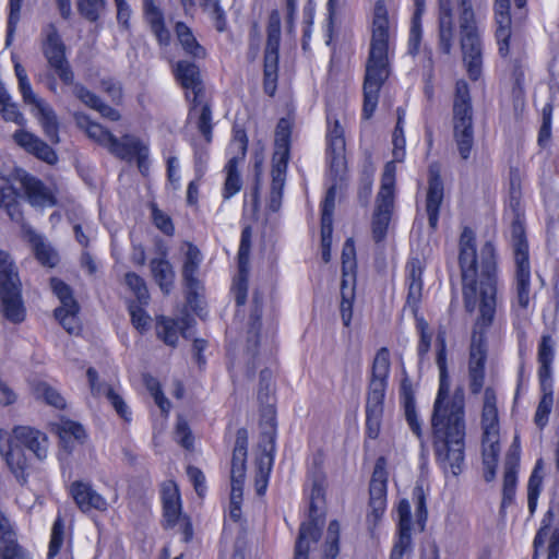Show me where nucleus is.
I'll return each instance as SVG.
<instances>
[{
	"mask_svg": "<svg viewBox=\"0 0 559 559\" xmlns=\"http://www.w3.org/2000/svg\"><path fill=\"white\" fill-rule=\"evenodd\" d=\"M175 32L179 44L185 52L193 58H204L205 49L199 44L192 29L185 22L175 24Z\"/></svg>",
	"mask_w": 559,
	"mask_h": 559,
	"instance_id": "ea45409f",
	"label": "nucleus"
},
{
	"mask_svg": "<svg viewBox=\"0 0 559 559\" xmlns=\"http://www.w3.org/2000/svg\"><path fill=\"white\" fill-rule=\"evenodd\" d=\"M176 441L187 450L193 448V437L189 428L188 423L181 416H178L177 425L175 429Z\"/></svg>",
	"mask_w": 559,
	"mask_h": 559,
	"instance_id": "0e129e2a",
	"label": "nucleus"
},
{
	"mask_svg": "<svg viewBox=\"0 0 559 559\" xmlns=\"http://www.w3.org/2000/svg\"><path fill=\"white\" fill-rule=\"evenodd\" d=\"M183 246L186 250L182 257L181 277L186 290V299L191 305L199 298V290L201 288L199 272L203 262V253L200 248L191 241H185Z\"/></svg>",
	"mask_w": 559,
	"mask_h": 559,
	"instance_id": "4be33fe9",
	"label": "nucleus"
},
{
	"mask_svg": "<svg viewBox=\"0 0 559 559\" xmlns=\"http://www.w3.org/2000/svg\"><path fill=\"white\" fill-rule=\"evenodd\" d=\"M163 509L165 518V527H173L182 519L180 497L174 483H169L163 488Z\"/></svg>",
	"mask_w": 559,
	"mask_h": 559,
	"instance_id": "f704fd0d",
	"label": "nucleus"
},
{
	"mask_svg": "<svg viewBox=\"0 0 559 559\" xmlns=\"http://www.w3.org/2000/svg\"><path fill=\"white\" fill-rule=\"evenodd\" d=\"M317 501L310 498L309 521L301 523L295 543L294 559H309L310 546L317 544L322 530L317 520Z\"/></svg>",
	"mask_w": 559,
	"mask_h": 559,
	"instance_id": "a878e982",
	"label": "nucleus"
},
{
	"mask_svg": "<svg viewBox=\"0 0 559 559\" xmlns=\"http://www.w3.org/2000/svg\"><path fill=\"white\" fill-rule=\"evenodd\" d=\"M63 537H64V522L63 520L58 516L52 525L51 530V538L49 543L48 559H53L60 551V548L63 544Z\"/></svg>",
	"mask_w": 559,
	"mask_h": 559,
	"instance_id": "bf43d9fd",
	"label": "nucleus"
},
{
	"mask_svg": "<svg viewBox=\"0 0 559 559\" xmlns=\"http://www.w3.org/2000/svg\"><path fill=\"white\" fill-rule=\"evenodd\" d=\"M175 147L171 146L169 150H163L162 155L166 165V179L167 182L173 187L174 190L180 188V173H179V160L175 154Z\"/></svg>",
	"mask_w": 559,
	"mask_h": 559,
	"instance_id": "09e8293b",
	"label": "nucleus"
},
{
	"mask_svg": "<svg viewBox=\"0 0 559 559\" xmlns=\"http://www.w3.org/2000/svg\"><path fill=\"white\" fill-rule=\"evenodd\" d=\"M158 251L160 255L150 261V271L152 278L159 289L165 295H168L174 289L176 273L173 264L168 260V249L162 246Z\"/></svg>",
	"mask_w": 559,
	"mask_h": 559,
	"instance_id": "c85d7f7f",
	"label": "nucleus"
},
{
	"mask_svg": "<svg viewBox=\"0 0 559 559\" xmlns=\"http://www.w3.org/2000/svg\"><path fill=\"white\" fill-rule=\"evenodd\" d=\"M124 281L127 286L135 295L136 300H139L141 304H148L150 294L145 281L142 276L135 272H127L124 275Z\"/></svg>",
	"mask_w": 559,
	"mask_h": 559,
	"instance_id": "864d4df0",
	"label": "nucleus"
},
{
	"mask_svg": "<svg viewBox=\"0 0 559 559\" xmlns=\"http://www.w3.org/2000/svg\"><path fill=\"white\" fill-rule=\"evenodd\" d=\"M401 402L404 408L406 421L411 430L417 436L418 439H421L423 430L420 421L417 417L415 394L412 390V386H402Z\"/></svg>",
	"mask_w": 559,
	"mask_h": 559,
	"instance_id": "a19ab883",
	"label": "nucleus"
},
{
	"mask_svg": "<svg viewBox=\"0 0 559 559\" xmlns=\"http://www.w3.org/2000/svg\"><path fill=\"white\" fill-rule=\"evenodd\" d=\"M242 162L236 158H228L224 166L225 180L222 188V198L224 201L230 200L242 189V178L239 166Z\"/></svg>",
	"mask_w": 559,
	"mask_h": 559,
	"instance_id": "e433bc0d",
	"label": "nucleus"
},
{
	"mask_svg": "<svg viewBox=\"0 0 559 559\" xmlns=\"http://www.w3.org/2000/svg\"><path fill=\"white\" fill-rule=\"evenodd\" d=\"M426 12V0H413V13L407 38V53L416 57L420 52L424 29L423 17Z\"/></svg>",
	"mask_w": 559,
	"mask_h": 559,
	"instance_id": "2f4dec72",
	"label": "nucleus"
},
{
	"mask_svg": "<svg viewBox=\"0 0 559 559\" xmlns=\"http://www.w3.org/2000/svg\"><path fill=\"white\" fill-rule=\"evenodd\" d=\"M493 11L500 26L496 31L498 53L502 59L509 58V74L512 80L511 95L514 107L524 103L526 51L521 40L511 37V0H495Z\"/></svg>",
	"mask_w": 559,
	"mask_h": 559,
	"instance_id": "0eeeda50",
	"label": "nucleus"
},
{
	"mask_svg": "<svg viewBox=\"0 0 559 559\" xmlns=\"http://www.w3.org/2000/svg\"><path fill=\"white\" fill-rule=\"evenodd\" d=\"M151 218L154 226L166 236H174L175 225L173 218L162 211L155 202H151Z\"/></svg>",
	"mask_w": 559,
	"mask_h": 559,
	"instance_id": "603ef678",
	"label": "nucleus"
},
{
	"mask_svg": "<svg viewBox=\"0 0 559 559\" xmlns=\"http://www.w3.org/2000/svg\"><path fill=\"white\" fill-rule=\"evenodd\" d=\"M340 523L336 520L330 522L323 545L322 559H335L340 552Z\"/></svg>",
	"mask_w": 559,
	"mask_h": 559,
	"instance_id": "3c124183",
	"label": "nucleus"
},
{
	"mask_svg": "<svg viewBox=\"0 0 559 559\" xmlns=\"http://www.w3.org/2000/svg\"><path fill=\"white\" fill-rule=\"evenodd\" d=\"M194 323L190 317H181L178 319L159 316L156 319V335L166 345L175 347L178 344L179 335L187 337L186 332Z\"/></svg>",
	"mask_w": 559,
	"mask_h": 559,
	"instance_id": "bb28decb",
	"label": "nucleus"
},
{
	"mask_svg": "<svg viewBox=\"0 0 559 559\" xmlns=\"http://www.w3.org/2000/svg\"><path fill=\"white\" fill-rule=\"evenodd\" d=\"M336 183L330 186L320 203V246L324 263L331 261L333 239V214L335 210Z\"/></svg>",
	"mask_w": 559,
	"mask_h": 559,
	"instance_id": "5701e85b",
	"label": "nucleus"
},
{
	"mask_svg": "<svg viewBox=\"0 0 559 559\" xmlns=\"http://www.w3.org/2000/svg\"><path fill=\"white\" fill-rule=\"evenodd\" d=\"M433 450L439 465L453 475L464 462V392L461 386H439L431 417Z\"/></svg>",
	"mask_w": 559,
	"mask_h": 559,
	"instance_id": "20e7f679",
	"label": "nucleus"
},
{
	"mask_svg": "<svg viewBox=\"0 0 559 559\" xmlns=\"http://www.w3.org/2000/svg\"><path fill=\"white\" fill-rule=\"evenodd\" d=\"M258 400L261 405L260 448L262 454L258 460V476L269 477L273 464L276 440V396L271 386H260Z\"/></svg>",
	"mask_w": 559,
	"mask_h": 559,
	"instance_id": "4468645a",
	"label": "nucleus"
},
{
	"mask_svg": "<svg viewBox=\"0 0 559 559\" xmlns=\"http://www.w3.org/2000/svg\"><path fill=\"white\" fill-rule=\"evenodd\" d=\"M91 389L94 396H105L123 420H131V412L129 411L128 405L110 386H91Z\"/></svg>",
	"mask_w": 559,
	"mask_h": 559,
	"instance_id": "49530a36",
	"label": "nucleus"
},
{
	"mask_svg": "<svg viewBox=\"0 0 559 559\" xmlns=\"http://www.w3.org/2000/svg\"><path fill=\"white\" fill-rule=\"evenodd\" d=\"M144 17L160 46L170 44L171 35L165 24L163 11L155 0H143Z\"/></svg>",
	"mask_w": 559,
	"mask_h": 559,
	"instance_id": "473e14b6",
	"label": "nucleus"
},
{
	"mask_svg": "<svg viewBox=\"0 0 559 559\" xmlns=\"http://www.w3.org/2000/svg\"><path fill=\"white\" fill-rule=\"evenodd\" d=\"M293 123L287 118H281L275 127L274 153L290 155Z\"/></svg>",
	"mask_w": 559,
	"mask_h": 559,
	"instance_id": "79ce46f5",
	"label": "nucleus"
},
{
	"mask_svg": "<svg viewBox=\"0 0 559 559\" xmlns=\"http://www.w3.org/2000/svg\"><path fill=\"white\" fill-rule=\"evenodd\" d=\"M24 193L33 206H56L58 199L52 189L47 187L39 178L26 174L21 179Z\"/></svg>",
	"mask_w": 559,
	"mask_h": 559,
	"instance_id": "cd10ccee",
	"label": "nucleus"
},
{
	"mask_svg": "<svg viewBox=\"0 0 559 559\" xmlns=\"http://www.w3.org/2000/svg\"><path fill=\"white\" fill-rule=\"evenodd\" d=\"M457 265L462 281L464 308L473 312L478 305L476 328L468 352L469 384H484L488 359L487 330L492 325L497 312L500 285V254L493 239L485 240L477 248L475 231L464 226L457 242Z\"/></svg>",
	"mask_w": 559,
	"mask_h": 559,
	"instance_id": "f257e3e1",
	"label": "nucleus"
},
{
	"mask_svg": "<svg viewBox=\"0 0 559 559\" xmlns=\"http://www.w3.org/2000/svg\"><path fill=\"white\" fill-rule=\"evenodd\" d=\"M23 0H9V14L7 19L5 41L9 45L16 32L21 19Z\"/></svg>",
	"mask_w": 559,
	"mask_h": 559,
	"instance_id": "4d7b16f0",
	"label": "nucleus"
},
{
	"mask_svg": "<svg viewBox=\"0 0 559 559\" xmlns=\"http://www.w3.org/2000/svg\"><path fill=\"white\" fill-rule=\"evenodd\" d=\"M342 289L348 283L355 284L357 273L356 247L353 238H347L343 245L341 255Z\"/></svg>",
	"mask_w": 559,
	"mask_h": 559,
	"instance_id": "4c0bfd02",
	"label": "nucleus"
},
{
	"mask_svg": "<svg viewBox=\"0 0 559 559\" xmlns=\"http://www.w3.org/2000/svg\"><path fill=\"white\" fill-rule=\"evenodd\" d=\"M552 115L554 103L547 102L542 109V123L537 134V145L542 148H548L552 141Z\"/></svg>",
	"mask_w": 559,
	"mask_h": 559,
	"instance_id": "37998d69",
	"label": "nucleus"
},
{
	"mask_svg": "<svg viewBox=\"0 0 559 559\" xmlns=\"http://www.w3.org/2000/svg\"><path fill=\"white\" fill-rule=\"evenodd\" d=\"M173 75L183 90L188 104V119L192 121L206 143L213 141V100L207 95L199 66L179 60L173 66Z\"/></svg>",
	"mask_w": 559,
	"mask_h": 559,
	"instance_id": "423d86ee",
	"label": "nucleus"
},
{
	"mask_svg": "<svg viewBox=\"0 0 559 559\" xmlns=\"http://www.w3.org/2000/svg\"><path fill=\"white\" fill-rule=\"evenodd\" d=\"M247 452H248V432L246 429H239L236 435L235 447L233 450L230 478L245 479Z\"/></svg>",
	"mask_w": 559,
	"mask_h": 559,
	"instance_id": "c9c22d12",
	"label": "nucleus"
},
{
	"mask_svg": "<svg viewBox=\"0 0 559 559\" xmlns=\"http://www.w3.org/2000/svg\"><path fill=\"white\" fill-rule=\"evenodd\" d=\"M460 44L467 76L477 82L483 75V31L473 0H437V48L450 56Z\"/></svg>",
	"mask_w": 559,
	"mask_h": 559,
	"instance_id": "f03ea898",
	"label": "nucleus"
},
{
	"mask_svg": "<svg viewBox=\"0 0 559 559\" xmlns=\"http://www.w3.org/2000/svg\"><path fill=\"white\" fill-rule=\"evenodd\" d=\"M0 114L5 121L14 122L20 127L26 124L24 115L20 111L17 105L11 102V96L3 86L0 87ZM12 136L19 146L39 160L49 165H55L58 162L56 151L36 134L20 128Z\"/></svg>",
	"mask_w": 559,
	"mask_h": 559,
	"instance_id": "f8f14e48",
	"label": "nucleus"
},
{
	"mask_svg": "<svg viewBox=\"0 0 559 559\" xmlns=\"http://www.w3.org/2000/svg\"><path fill=\"white\" fill-rule=\"evenodd\" d=\"M87 135L112 156L123 162H135L143 177L150 175V146L141 139L126 133L120 139L98 122L91 121L86 129Z\"/></svg>",
	"mask_w": 559,
	"mask_h": 559,
	"instance_id": "9d476101",
	"label": "nucleus"
},
{
	"mask_svg": "<svg viewBox=\"0 0 559 559\" xmlns=\"http://www.w3.org/2000/svg\"><path fill=\"white\" fill-rule=\"evenodd\" d=\"M520 440L519 437L515 436L513 442L511 443L507 452L504 460L502 501L500 512H503L504 509L512 504L514 501L518 481V471L520 466Z\"/></svg>",
	"mask_w": 559,
	"mask_h": 559,
	"instance_id": "393cba45",
	"label": "nucleus"
},
{
	"mask_svg": "<svg viewBox=\"0 0 559 559\" xmlns=\"http://www.w3.org/2000/svg\"><path fill=\"white\" fill-rule=\"evenodd\" d=\"M280 62L263 61V91L273 97L277 90Z\"/></svg>",
	"mask_w": 559,
	"mask_h": 559,
	"instance_id": "5fc2aeb1",
	"label": "nucleus"
},
{
	"mask_svg": "<svg viewBox=\"0 0 559 559\" xmlns=\"http://www.w3.org/2000/svg\"><path fill=\"white\" fill-rule=\"evenodd\" d=\"M263 316V296L260 292L255 290L252 295L251 311L249 316V332H255L257 341L259 344L260 331L262 329Z\"/></svg>",
	"mask_w": 559,
	"mask_h": 559,
	"instance_id": "8fccbe9b",
	"label": "nucleus"
},
{
	"mask_svg": "<svg viewBox=\"0 0 559 559\" xmlns=\"http://www.w3.org/2000/svg\"><path fill=\"white\" fill-rule=\"evenodd\" d=\"M49 285L52 294L60 301V306L53 310V318L69 334H80L82 331L79 317L81 306L74 297L72 287L56 276L50 277Z\"/></svg>",
	"mask_w": 559,
	"mask_h": 559,
	"instance_id": "f3484780",
	"label": "nucleus"
},
{
	"mask_svg": "<svg viewBox=\"0 0 559 559\" xmlns=\"http://www.w3.org/2000/svg\"><path fill=\"white\" fill-rule=\"evenodd\" d=\"M104 7V0H79V13L90 22L99 20V11Z\"/></svg>",
	"mask_w": 559,
	"mask_h": 559,
	"instance_id": "e2e57ef3",
	"label": "nucleus"
},
{
	"mask_svg": "<svg viewBox=\"0 0 559 559\" xmlns=\"http://www.w3.org/2000/svg\"><path fill=\"white\" fill-rule=\"evenodd\" d=\"M253 229L246 225L241 229L240 242L237 253L238 274L233 283V294L238 308L243 307L248 299L249 287V260L252 245Z\"/></svg>",
	"mask_w": 559,
	"mask_h": 559,
	"instance_id": "6ab92c4d",
	"label": "nucleus"
},
{
	"mask_svg": "<svg viewBox=\"0 0 559 559\" xmlns=\"http://www.w3.org/2000/svg\"><path fill=\"white\" fill-rule=\"evenodd\" d=\"M0 305L3 317L20 324L26 318L22 283L9 252L0 250Z\"/></svg>",
	"mask_w": 559,
	"mask_h": 559,
	"instance_id": "ddd939ff",
	"label": "nucleus"
},
{
	"mask_svg": "<svg viewBox=\"0 0 559 559\" xmlns=\"http://www.w3.org/2000/svg\"><path fill=\"white\" fill-rule=\"evenodd\" d=\"M424 270L418 259H413L406 264L407 298L406 302L413 308L416 319V330L419 334L417 343V355L424 359L430 350L432 335L429 332L428 322L424 317L418 316V308L421 301Z\"/></svg>",
	"mask_w": 559,
	"mask_h": 559,
	"instance_id": "2eb2a0df",
	"label": "nucleus"
},
{
	"mask_svg": "<svg viewBox=\"0 0 559 559\" xmlns=\"http://www.w3.org/2000/svg\"><path fill=\"white\" fill-rule=\"evenodd\" d=\"M452 133L462 160L469 159L475 142L474 107L468 83L455 82L452 102Z\"/></svg>",
	"mask_w": 559,
	"mask_h": 559,
	"instance_id": "9b49d317",
	"label": "nucleus"
},
{
	"mask_svg": "<svg viewBox=\"0 0 559 559\" xmlns=\"http://www.w3.org/2000/svg\"><path fill=\"white\" fill-rule=\"evenodd\" d=\"M394 44L391 43L390 19L386 3L378 0L373 7L369 52L365 66L362 82L361 118L369 120L373 117L380 92L391 74V57Z\"/></svg>",
	"mask_w": 559,
	"mask_h": 559,
	"instance_id": "39448f33",
	"label": "nucleus"
},
{
	"mask_svg": "<svg viewBox=\"0 0 559 559\" xmlns=\"http://www.w3.org/2000/svg\"><path fill=\"white\" fill-rule=\"evenodd\" d=\"M412 536L411 530L399 528V540L392 548L390 559H402L403 555L411 549Z\"/></svg>",
	"mask_w": 559,
	"mask_h": 559,
	"instance_id": "774afa93",
	"label": "nucleus"
},
{
	"mask_svg": "<svg viewBox=\"0 0 559 559\" xmlns=\"http://www.w3.org/2000/svg\"><path fill=\"white\" fill-rule=\"evenodd\" d=\"M325 119L324 158L329 174L336 180L347 168L345 130L336 114L326 111Z\"/></svg>",
	"mask_w": 559,
	"mask_h": 559,
	"instance_id": "dca6fc26",
	"label": "nucleus"
},
{
	"mask_svg": "<svg viewBox=\"0 0 559 559\" xmlns=\"http://www.w3.org/2000/svg\"><path fill=\"white\" fill-rule=\"evenodd\" d=\"M148 304H141L139 300L128 301V312L130 314L131 324L141 334L148 331L151 326V317L145 310V306Z\"/></svg>",
	"mask_w": 559,
	"mask_h": 559,
	"instance_id": "a18cd8bd",
	"label": "nucleus"
},
{
	"mask_svg": "<svg viewBox=\"0 0 559 559\" xmlns=\"http://www.w3.org/2000/svg\"><path fill=\"white\" fill-rule=\"evenodd\" d=\"M555 343L550 334H544L537 346V377L539 384H552Z\"/></svg>",
	"mask_w": 559,
	"mask_h": 559,
	"instance_id": "7c9ffc66",
	"label": "nucleus"
},
{
	"mask_svg": "<svg viewBox=\"0 0 559 559\" xmlns=\"http://www.w3.org/2000/svg\"><path fill=\"white\" fill-rule=\"evenodd\" d=\"M40 48L49 69L64 86L72 87L74 96L85 106L95 109L100 97L83 84L75 82V74L67 57V46L53 23H48L41 32Z\"/></svg>",
	"mask_w": 559,
	"mask_h": 559,
	"instance_id": "1a4fd4ad",
	"label": "nucleus"
},
{
	"mask_svg": "<svg viewBox=\"0 0 559 559\" xmlns=\"http://www.w3.org/2000/svg\"><path fill=\"white\" fill-rule=\"evenodd\" d=\"M281 46V15L277 10H272L266 25V44L263 61L280 62Z\"/></svg>",
	"mask_w": 559,
	"mask_h": 559,
	"instance_id": "72a5a7b5",
	"label": "nucleus"
},
{
	"mask_svg": "<svg viewBox=\"0 0 559 559\" xmlns=\"http://www.w3.org/2000/svg\"><path fill=\"white\" fill-rule=\"evenodd\" d=\"M497 397L492 388L485 391V401L481 414L483 427V462L497 463L500 445H499V421L498 409L496 406Z\"/></svg>",
	"mask_w": 559,
	"mask_h": 559,
	"instance_id": "a211bd4d",
	"label": "nucleus"
},
{
	"mask_svg": "<svg viewBox=\"0 0 559 559\" xmlns=\"http://www.w3.org/2000/svg\"><path fill=\"white\" fill-rule=\"evenodd\" d=\"M444 198V186L439 165L433 163L428 168V190L426 195V212L428 224L436 230L439 223L440 209Z\"/></svg>",
	"mask_w": 559,
	"mask_h": 559,
	"instance_id": "b1692460",
	"label": "nucleus"
},
{
	"mask_svg": "<svg viewBox=\"0 0 559 559\" xmlns=\"http://www.w3.org/2000/svg\"><path fill=\"white\" fill-rule=\"evenodd\" d=\"M0 559H32V556L17 540L4 539L0 542Z\"/></svg>",
	"mask_w": 559,
	"mask_h": 559,
	"instance_id": "6e6d98bb",
	"label": "nucleus"
},
{
	"mask_svg": "<svg viewBox=\"0 0 559 559\" xmlns=\"http://www.w3.org/2000/svg\"><path fill=\"white\" fill-rule=\"evenodd\" d=\"M386 471L384 457L376 461L373 473L369 486V509L367 523L369 526H376L382 519L386 508Z\"/></svg>",
	"mask_w": 559,
	"mask_h": 559,
	"instance_id": "412c9836",
	"label": "nucleus"
},
{
	"mask_svg": "<svg viewBox=\"0 0 559 559\" xmlns=\"http://www.w3.org/2000/svg\"><path fill=\"white\" fill-rule=\"evenodd\" d=\"M522 174L518 166L509 168L508 204L512 212L510 243L514 261L510 314L513 325L527 321L534 309L532 300V269L530 243L525 226V212L522 205Z\"/></svg>",
	"mask_w": 559,
	"mask_h": 559,
	"instance_id": "7ed1b4c3",
	"label": "nucleus"
},
{
	"mask_svg": "<svg viewBox=\"0 0 559 559\" xmlns=\"http://www.w3.org/2000/svg\"><path fill=\"white\" fill-rule=\"evenodd\" d=\"M540 461L537 462L527 484V503L530 512L533 513L537 506V499L542 489V476L538 475Z\"/></svg>",
	"mask_w": 559,
	"mask_h": 559,
	"instance_id": "13d9d810",
	"label": "nucleus"
},
{
	"mask_svg": "<svg viewBox=\"0 0 559 559\" xmlns=\"http://www.w3.org/2000/svg\"><path fill=\"white\" fill-rule=\"evenodd\" d=\"M230 147L235 151L230 158L243 162L249 147V138L243 126L238 123L233 126Z\"/></svg>",
	"mask_w": 559,
	"mask_h": 559,
	"instance_id": "de8ad7c7",
	"label": "nucleus"
},
{
	"mask_svg": "<svg viewBox=\"0 0 559 559\" xmlns=\"http://www.w3.org/2000/svg\"><path fill=\"white\" fill-rule=\"evenodd\" d=\"M384 386H374L369 391L366 403V415H383Z\"/></svg>",
	"mask_w": 559,
	"mask_h": 559,
	"instance_id": "052dcab7",
	"label": "nucleus"
},
{
	"mask_svg": "<svg viewBox=\"0 0 559 559\" xmlns=\"http://www.w3.org/2000/svg\"><path fill=\"white\" fill-rule=\"evenodd\" d=\"M391 370V353L385 346L380 347L372 360L369 384H388Z\"/></svg>",
	"mask_w": 559,
	"mask_h": 559,
	"instance_id": "58836bf2",
	"label": "nucleus"
},
{
	"mask_svg": "<svg viewBox=\"0 0 559 559\" xmlns=\"http://www.w3.org/2000/svg\"><path fill=\"white\" fill-rule=\"evenodd\" d=\"M36 399H43L46 404L59 409L67 405L66 399L53 386H37L35 390Z\"/></svg>",
	"mask_w": 559,
	"mask_h": 559,
	"instance_id": "680f3d73",
	"label": "nucleus"
},
{
	"mask_svg": "<svg viewBox=\"0 0 559 559\" xmlns=\"http://www.w3.org/2000/svg\"><path fill=\"white\" fill-rule=\"evenodd\" d=\"M393 142V160L384 164L380 180V189L376 197L374 210L371 216V236L374 243H382L388 236L390 223L394 211L396 189V163L403 162L405 157V135H396Z\"/></svg>",
	"mask_w": 559,
	"mask_h": 559,
	"instance_id": "6e6552de",
	"label": "nucleus"
},
{
	"mask_svg": "<svg viewBox=\"0 0 559 559\" xmlns=\"http://www.w3.org/2000/svg\"><path fill=\"white\" fill-rule=\"evenodd\" d=\"M19 91L25 104L34 105L38 110V119L44 134L52 144L60 142V122L55 110L38 98L32 88L28 78H20Z\"/></svg>",
	"mask_w": 559,
	"mask_h": 559,
	"instance_id": "aec40b11",
	"label": "nucleus"
},
{
	"mask_svg": "<svg viewBox=\"0 0 559 559\" xmlns=\"http://www.w3.org/2000/svg\"><path fill=\"white\" fill-rule=\"evenodd\" d=\"M554 399L551 392H544L542 400L535 413V423L539 428H544L548 421V415L552 407Z\"/></svg>",
	"mask_w": 559,
	"mask_h": 559,
	"instance_id": "69168bd1",
	"label": "nucleus"
},
{
	"mask_svg": "<svg viewBox=\"0 0 559 559\" xmlns=\"http://www.w3.org/2000/svg\"><path fill=\"white\" fill-rule=\"evenodd\" d=\"M70 495L82 512L105 511L108 507L106 499L94 490L88 483L73 481L70 486Z\"/></svg>",
	"mask_w": 559,
	"mask_h": 559,
	"instance_id": "c756f323",
	"label": "nucleus"
},
{
	"mask_svg": "<svg viewBox=\"0 0 559 559\" xmlns=\"http://www.w3.org/2000/svg\"><path fill=\"white\" fill-rule=\"evenodd\" d=\"M58 435L63 447L69 451L72 449V441L82 443L86 437L83 426L76 421L64 420L58 426Z\"/></svg>",
	"mask_w": 559,
	"mask_h": 559,
	"instance_id": "c03bdc74",
	"label": "nucleus"
},
{
	"mask_svg": "<svg viewBox=\"0 0 559 559\" xmlns=\"http://www.w3.org/2000/svg\"><path fill=\"white\" fill-rule=\"evenodd\" d=\"M436 364L439 369V384H449L447 347L443 338L438 343Z\"/></svg>",
	"mask_w": 559,
	"mask_h": 559,
	"instance_id": "338daca9",
	"label": "nucleus"
}]
</instances>
